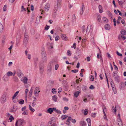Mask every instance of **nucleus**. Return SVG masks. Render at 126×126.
<instances>
[{
	"label": "nucleus",
	"instance_id": "1",
	"mask_svg": "<svg viewBox=\"0 0 126 126\" xmlns=\"http://www.w3.org/2000/svg\"><path fill=\"white\" fill-rule=\"evenodd\" d=\"M25 122L23 120L19 119L17 120L15 124V126H23Z\"/></svg>",
	"mask_w": 126,
	"mask_h": 126
},
{
	"label": "nucleus",
	"instance_id": "2",
	"mask_svg": "<svg viewBox=\"0 0 126 126\" xmlns=\"http://www.w3.org/2000/svg\"><path fill=\"white\" fill-rule=\"evenodd\" d=\"M116 72L114 71L112 73V76L116 81H119V76L117 75Z\"/></svg>",
	"mask_w": 126,
	"mask_h": 126
},
{
	"label": "nucleus",
	"instance_id": "3",
	"mask_svg": "<svg viewBox=\"0 0 126 126\" xmlns=\"http://www.w3.org/2000/svg\"><path fill=\"white\" fill-rule=\"evenodd\" d=\"M6 98L7 94L6 93H4L1 98V102L2 103H4L6 101Z\"/></svg>",
	"mask_w": 126,
	"mask_h": 126
},
{
	"label": "nucleus",
	"instance_id": "4",
	"mask_svg": "<svg viewBox=\"0 0 126 126\" xmlns=\"http://www.w3.org/2000/svg\"><path fill=\"white\" fill-rule=\"evenodd\" d=\"M40 92V90L38 88V87H36L34 92V94L35 96L36 97H38L39 96V93Z\"/></svg>",
	"mask_w": 126,
	"mask_h": 126
},
{
	"label": "nucleus",
	"instance_id": "5",
	"mask_svg": "<svg viewBox=\"0 0 126 126\" xmlns=\"http://www.w3.org/2000/svg\"><path fill=\"white\" fill-rule=\"evenodd\" d=\"M56 108H50L48 109L47 111L50 114H51L54 110H56Z\"/></svg>",
	"mask_w": 126,
	"mask_h": 126
},
{
	"label": "nucleus",
	"instance_id": "6",
	"mask_svg": "<svg viewBox=\"0 0 126 126\" xmlns=\"http://www.w3.org/2000/svg\"><path fill=\"white\" fill-rule=\"evenodd\" d=\"M28 35L27 34L25 33L24 40V42L26 44L28 42Z\"/></svg>",
	"mask_w": 126,
	"mask_h": 126
},
{
	"label": "nucleus",
	"instance_id": "7",
	"mask_svg": "<svg viewBox=\"0 0 126 126\" xmlns=\"http://www.w3.org/2000/svg\"><path fill=\"white\" fill-rule=\"evenodd\" d=\"M117 121L119 122L118 123V124L119 126H122V123L120 118H117Z\"/></svg>",
	"mask_w": 126,
	"mask_h": 126
},
{
	"label": "nucleus",
	"instance_id": "8",
	"mask_svg": "<svg viewBox=\"0 0 126 126\" xmlns=\"http://www.w3.org/2000/svg\"><path fill=\"white\" fill-rule=\"evenodd\" d=\"M61 37L63 39L65 40L66 41L67 40V38L65 35L62 34L61 35Z\"/></svg>",
	"mask_w": 126,
	"mask_h": 126
},
{
	"label": "nucleus",
	"instance_id": "9",
	"mask_svg": "<svg viewBox=\"0 0 126 126\" xmlns=\"http://www.w3.org/2000/svg\"><path fill=\"white\" fill-rule=\"evenodd\" d=\"M80 93V91H77L74 93V97H77L78 96L79 94Z\"/></svg>",
	"mask_w": 126,
	"mask_h": 126
},
{
	"label": "nucleus",
	"instance_id": "10",
	"mask_svg": "<svg viewBox=\"0 0 126 126\" xmlns=\"http://www.w3.org/2000/svg\"><path fill=\"white\" fill-rule=\"evenodd\" d=\"M105 29L107 30H108L110 29V27L108 24H107L105 25Z\"/></svg>",
	"mask_w": 126,
	"mask_h": 126
},
{
	"label": "nucleus",
	"instance_id": "11",
	"mask_svg": "<svg viewBox=\"0 0 126 126\" xmlns=\"http://www.w3.org/2000/svg\"><path fill=\"white\" fill-rule=\"evenodd\" d=\"M49 8V5L48 4H46L45 7V11H48Z\"/></svg>",
	"mask_w": 126,
	"mask_h": 126
},
{
	"label": "nucleus",
	"instance_id": "12",
	"mask_svg": "<svg viewBox=\"0 0 126 126\" xmlns=\"http://www.w3.org/2000/svg\"><path fill=\"white\" fill-rule=\"evenodd\" d=\"M80 125L81 126H85L86 125V123L83 120L80 121Z\"/></svg>",
	"mask_w": 126,
	"mask_h": 126
},
{
	"label": "nucleus",
	"instance_id": "13",
	"mask_svg": "<svg viewBox=\"0 0 126 126\" xmlns=\"http://www.w3.org/2000/svg\"><path fill=\"white\" fill-rule=\"evenodd\" d=\"M71 117H69L66 121V124L69 125L70 123V121L71 120Z\"/></svg>",
	"mask_w": 126,
	"mask_h": 126
},
{
	"label": "nucleus",
	"instance_id": "14",
	"mask_svg": "<svg viewBox=\"0 0 126 126\" xmlns=\"http://www.w3.org/2000/svg\"><path fill=\"white\" fill-rule=\"evenodd\" d=\"M86 121L88 122V126H91V120L90 118H87Z\"/></svg>",
	"mask_w": 126,
	"mask_h": 126
},
{
	"label": "nucleus",
	"instance_id": "15",
	"mask_svg": "<svg viewBox=\"0 0 126 126\" xmlns=\"http://www.w3.org/2000/svg\"><path fill=\"white\" fill-rule=\"evenodd\" d=\"M61 0H57V4L56 5H57V7H58V6H60L61 4Z\"/></svg>",
	"mask_w": 126,
	"mask_h": 126
},
{
	"label": "nucleus",
	"instance_id": "16",
	"mask_svg": "<svg viewBox=\"0 0 126 126\" xmlns=\"http://www.w3.org/2000/svg\"><path fill=\"white\" fill-rule=\"evenodd\" d=\"M121 33L122 35H126V31L124 30H121Z\"/></svg>",
	"mask_w": 126,
	"mask_h": 126
},
{
	"label": "nucleus",
	"instance_id": "17",
	"mask_svg": "<svg viewBox=\"0 0 126 126\" xmlns=\"http://www.w3.org/2000/svg\"><path fill=\"white\" fill-rule=\"evenodd\" d=\"M58 7H57V5H55L54 6V8L53 11V12L55 13H56Z\"/></svg>",
	"mask_w": 126,
	"mask_h": 126
},
{
	"label": "nucleus",
	"instance_id": "18",
	"mask_svg": "<svg viewBox=\"0 0 126 126\" xmlns=\"http://www.w3.org/2000/svg\"><path fill=\"white\" fill-rule=\"evenodd\" d=\"M32 92L33 90L32 88H31V90H30L29 92V93L28 95L30 97H31L32 94Z\"/></svg>",
	"mask_w": 126,
	"mask_h": 126
},
{
	"label": "nucleus",
	"instance_id": "19",
	"mask_svg": "<svg viewBox=\"0 0 126 126\" xmlns=\"http://www.w3.org/2000/svg\"><path fill=\"white\" fill-rule=\"evenodd\" d=\"M17 76L20 78H21L23 75V74L20 71L19 72L17 73Z\"/></svg>",
	"mask_w": 126,
	"mask_h": 126
},
{
	"label": "nucleus",
	"instance_id": "20",
	"mask_svg": "<svg viewBox=\"0 0 126 126\" xmlns=\"http://www.w3.org/2000/svg\"><path fill=\"white\" fill-rule=\"evenodd\" d=\"M7 76H11L13 75V73L11 71H9L6 74Z\"/></svg>",
	"mask_w": 126,
	"mask_h": 126
},
{
	"label": "nucleus",
	"instance_id": "21",
	"mask_svg": "<svg viewBox=\"0 0 126 126\" xmlns=\"http://www.w3.org/2000/svg\"><path fill=\"white\" fill-rule=\"evenodd\" d=\"M98 7L99 12L100 13H102L103 12V9L101 6V5H99Z\"/></svg>",
	"mask_w": 126,
	"mask_h": 126
},
{
	"label": "nucleus",
	"instance_id": "22",
	"mask_svg": "<svg viewBox=\"0 0 126 126\" xmlns=\"http://www.w3.org/2000/svg\"><path fill=\"white\" fill-rule=\"evenodd\" d=\"M112 111L113 112L114 111V113H115V114H116V107H115V108H114V107L113 106L112 107Z\"/></svg>",
	"mask_w": 126,
	"mask_h": 126
},
{
	"label": "nucleus",
	"instance_id": "23",
	"mask_svg": "<svg viewBox=\"0 0 126 126\" xmlns=\"http://www.w3.org/2000/svg\"><path fill=\"white\" fill-rule=\"evenodd\" d=\"M102 19L103 21H104L106 22H108V20L107 18L106 17H103L102 18Z\"/></svg>",
	"mask_w": 126,
	"mask_h": 126
},
{
	"label": "nucleus",
	"instance_id": "24",
	"mask_svg": "<svg viewBox=\"0 0 126 126\" xmlns=\"http://www.w3.org/2000/svg\"><path fill=\"white\" fill-rule=\"evenodd\" d=\"M27 80L28 79L27 78L25 77H24L23 79L22 80L23 81L24 83H27Z\"/></svg>",
	"mask_w": 126,
	"mask_h": 126
},
{
	"label": "nucleus",
	"instance_id": "25",
	"mask_svg": "<svg viewBox=\"0 0 126 126\" xmlns=\"http://www.w3.org/2000/svg\"><path fill=\"white\" fill-rule=\"evenodd\" d=\"M8 77H6L5 76H4L3 78V80L4 81H7L8 80Z\"/></svg>",
	"mask_w": 126,
	"mask_h": 126
},
{
	"label": "nucleus",
	"instance_id": "26",
	"mask_svg": "<svg viewBox=\"0 0 126 126\" xmlns=\"http://www.w3.org/2000/svg\"><path fill=\"white\" fill-rule=\"evenodd\" d=\"M42 57L43 59L44 60H45L46 59V54L44 53L43 54H42Z\"/></svg>",
	"mask_w": 126,
	"mask_h": 126
},
{
	"label": "nucleus",
	"instance_id": "27",
	"mask_svg": "<svg viewBox=\"0 0 126 126\" xmlns=\"http://www.w3.org/2000/svg\"><path fill=\"white\" fill-rule=\"evenodd\" d=\"M3 30V27L2 25L0 23V32H2Z\"/></svg>",
	"mask_w": 126,
	"mask_h": 126
},
{
	"label": "nucleus",
	"instance_id": "28",
	"mask_svg": "<svg viewBox=\"0 0 126 126\" xmlns=\"http://www.w3.org/2000/svg\"><path fill=\"white\" fill-rule=\"evenodd\" d=\"M33 97L34 99V101H33V103H32V105L33 106H35V105H36L35 101V99H36V98L35 97H34L33 96Z\"/></svg>",
	"mask_w": 126,
	"mask_h": 126
},
{
	"label": "nucleus",
	"instance_id": "29",
	"mask_svg": "<svg viewBox=\"0 0 126 126\" xmlns=\"http://www.w3.org/2000/svg\"><path fill=\"white\" fill-rule=\"evenodd\" d=\"M19 103L21 104H24V101L23 100H20L18 101Z\"/></svg>",
	"mask_w": 126,
	"mask_h": 126
},
{
	"label": "nucleus",
	"instance_id": "30",
	"mask_svg": "<svg viewBox=\"0 0 126 126\" xmlns=\"http://www.w3.org/2000/svg\"><path fill=\"white\" fill-rule=\"evenodd\" d=\"M19 92V91H17L15 94L13 96V99H14V98H16V96L18 94V93Z\"/></svg>",
	"mask_w": 126,
	"mask_h": 126
},
{
	"label": "nucleus",
	"instance_id": "31",
	"mask_svg": "<svg viewBox=\"0 0 126 126\" xmlns=\"http://www.w3.org/2000/svg\"><path fill=\"white\" fill-rule=\"evenodd\" d=\"M68 117V116L65 115H63L62 116V120H65Z\"/></svg>",
	"mask_w": 126,
	"mask_h": 126
},
{
	"label": "nucleus",
	"instance_id": "32",
	"mask_svg": "<svg viewBox=\"0 0 126 126\" xmlns=\"http://www.w3.org/2000/svg\"><path fill=\"white\" fill-rule=\"evenodd\" d=\"M52 99L53 100L55 101H56L57 100V97L55 95L53 96L52 97Z\"/></svg>",
	"mask_w": 126,
	"mask_h": 126
},
{
	"label": "nucleus",
	"instance_id": "33",
	"mask_svg": "<svg viewBox=\"0 0 126 126\" xmlns=\"http://www.w3.org/2000/svg\"><path fill=\"white\" fill-rule=\"evenodd\" d=\"M84 71V70L83 69H82L81 70V71L80 72V76L81 77H82L83 76V72Z\"/></svg>",
	"mask_w": 126,
	"mask_h": 126
},
{
	"label": "nucleus",
	"instance_id": "34",
	"mask_svg": "<svg viewBox=\"0 0 126 126\" xmlns=\"http://www.w3.org/2000/svg\"><path fill=\"white\" fill-rule=\"evenodd\" d=\"M22 114L24 115H27L28 112L27 110H25L22 113Z\"/></svg>",
	"mask_w": 126,
	"mask_h": 126
},
{
	"label": "nucleus",
	"instance_id": "35",
	"mask_svg": "<svg viewBox=\"0 0 126 126\" xmlns=\"http://www.w3.org/2000/svg\"><path fill=\"white\" fill-rule=\"evenodd\" d=\"M29 109L32 112H33L34 111V109L32 108L31 106V105H29Z\"/></svg>",
	"mask_w": 126,
	"mask_h": 126
},
{
	"label": "nucleus",
	"instance_id": "36",
	"mask_svg": "<svg viewBox=\"0 0 126 126\" xmlns=\"http://www.w3.org/2000/svg\"><path fill=\"white\" fill-rule=\"evenodd\" d=\"M97 19L98 22H100V21L101 18L100 16L98 15L97 16Z\"/></svg>",
	"mask_w": 126,
	"mask_h": 126
},
{
	"label": "nucleus",
	"instance_id": "37",
	"mask_svg": "<svg viewBox=\"0 0 126 126\" xmlns=\"http://www.w3.org/2000/svg\"><path fill=\"white\" fill-rule=\"evenodd\" d=\"M112 89L114 94H116L117 93V91L116 87H112Z\"/></svg>",
	"mask_w": 126,
	"mask_h": 126
},
{
	"label": "nucleus",
	"instance_id": "38",
	"mask_svg": "<svg viewBox=\"0 0 126 126\" xmlns=\"http://www.w3.org/2000/svg\"><path fill=\"white\" fill-rule=\"evenodd\" d=\"M12 99L13 102L14 103H16L18 101V100L16 99V98H14V99H13V97H12Z\"/></svg>",
	"mask_w": 126,
	"mask_h": 126
},
{
	"label": "nucleus",
	"instance_id": "39",
	"mask_svg": "<svg viewBox=\"0 0 126 126\" xmlns=\"http://www.w3.org/2000/svg\"><path fill=\"white\" fill-rule=\"evenodd\" d=\"M88 110L87 109H85L84 110L83 113L84 115H86L88 113Z\"/></svg>",
	"mask_w": 126,
	"mask_h": 126
},
{
	"label": "nucleus",
	"instance_id": "40",
	"mask_svg": "<svg viewBox=\"0 0 126 126\" xmlns=\"http://www.w3.org/2000/svg\"><path fill=\"white\" fill-rule=\"evenodd\" d=\"M7 6L6 5H5L3 8V11H5L6 10V8H7Z\"/></svg>",
	"mask_w": 126,
	"mask_h": 126
},
{
	"label": "nucleus",
	"instance_id": "41",
	"mask_svg": "<svg viewBox=\"0 0 126 126\" xmlns=\"http://www.w3.org/2000/svg\"><path fill=\"white\" fill-rule=\"evenodd\" d=\"M51 66H49L47 68L48 71L49 72H50L51 70Z\"/></svg>",
	"mask_w": 126,
	"mask_h": 126
},
{
	"label": "nucleus",
	"instance_id": "42",
	"mask_svg": "<svg viewBox=\"0 0 126 126\" xmlns=\"http://www.w3.org/2000/svg\"><path fill=\"white\" fill-rule=\"evenodd\" d=\"M102 98L103 100H105L106 98V96L105 94H104L102 95Z\"/></svg>",
	"mask_w": 126,
	"mask_h": 126
},
{
	"label": "nucleus",
	"instance_id": "43",
	"mask_svg": "<svg viewBox=\"0 0 126 126\" xmlns=\"http://www.w3.org/2000/svg\"><path fill=\"white\" fill-rule=\"evenodd\" d=\"M67 55H68L70 56L71 55V53L70 51V50H68L67 51Z\"/></svg>",
	"mask_w": 126,
	"mask_h": 126
},
{
	"label": "nucleus",
	"instance_id": "44",
	"mask_svg": "<svg viewBox=\"0 0 126 126\" xmlns=\"http://www.w3.org/2000/svg\"><path fill=\"white\" fill-rule=\"evenodd\" d=\"M29 91V90L28 89H27L25 90V93H26V97L27 96V93Z\"/></svg>",
	"mask_w": 126,
	"mask_h": 126
},
{
	"label": "nucleus",
	"instance_id": "45",
	"mask_svg": "<svg viewBox=\"0 0 126 126\" xmlns=\"http://www.w3.org/2000/svg\"><path fill=\"white\" fill-rule=\"evenodd\" d=\"M94 79V76H91L90 77V80L91 81H93Z\"/></svg>",
	"mask_w": 126,
	"mask_h": 126
},
{
	"label": "nucleus",
	"instance_id": "46",
	"mask_svg": "<svg viewBox=\"0 0 126 126\" xmlns=\"http://www.w3.org/2000/svg\"><path fill=\"white\" fill-rule=\"evenodd\" d=\"M78 70L77 69H75L74 70H71V72H74L75 73H76L78 71Z\"/></svg>",
	"mask_w": 126,
	"mask_h": 126
},
{
	"label": "nucleus",
	"instance_id": "47",
	"mask_svg": "<svg viewBox=\"0 0 126 126\" xmlns=\"http://www.w3.org/2000/svg\"><path fill=\"white\" fill-rule=\"evenodd\" d=\"M60 39V37L58 36H57L55 37V41H57L58 40Z\"/></svg>",
	"mask_w": 126,
	"mask_h": 126
},
{
	"label": "nucleus",
	"instance_id": "48",
	"mask_svg": "<svg viewBox=\"0 0 126 126\" xmlns=\"http://www.w3.org/2000/svg\"><path fill=\"white\" fill-rule=\"evenodd\" d=\"M83 8H84V7L83 6H82V9H81V12L80 13V14L81 15L83 13Z\"/></svg>",
	"mask_w": 126,
	"mask_h": 126
},
{
	"label": "nucleus",
	"instance_id": "49",
	"mask_svg": "<svg viewBox=\"0 0 126 126\" xmlns=\"http://www.w3.org/2000/svg\"><path fill=\"white\" fill-rule=\"evenodd\" d=\"M76 47V43H74L73 44V46H72V48H74V49Z\"/></svg>",
	"mask_w": 126,
	"mask_h": 126
},
{
	"label": "nucleus",
	"instance_id": "50",
	"mask_svg": "<svg viewBox=\"0 0 126 126\" xmlns=\"http://www.w3.org/2000/svg\"><path fill=\"white\" fill-rule=\"evenodd\" d=\"M59 65L58 64H56L55 65V69L56 70H57L59 67Z\"/></svg>",
	"mask_w": 126,
	"mask_h": 126
},
{
	"label": "nucleus",
	"instance_id": "51",
	"mask_svg": "<svg viewBox=\"0 0 126 126\" xmlns=\"http://www.w3.org/2000/svg\"><path fill=\"white\" fill-rule=\"evenodd\" d=\"M14 119V118L12 116H10L9 118V119L11 121H12V120H13Z\"/></svg>",
	"mask_w": 126,
	"mask_h": 126
},
{
	"label": "nucleus",
	"instance_id": "52",
	"mask_svg": "<svg viewBox=\"0 0 126 126\" xmlns=\"http://www.w3.org/2000/svg\"><path fill=\"white\" fill-rule=\"evenodd\" d=\"M117 54L120 56H122V54L120 53L118 51H117Z\"/></svg>",
	"mask_w": 126,
	"mask_h": 126
},
{
	"label": "nucleus",
	"instance_id": "53",
	"mask_svg": "<svg viewBox=\"0 0 126 126\" xmlns=\"http://www.w3.org/2000/svg\"><path fill=\"white\" fill-rule=\"evenodd\" d=\"M63 100H64V101H67L68 100V99L66 97L63 98Z\"/></svg>",
	"mask_w": 126,
	"mask_h": 126
},
{
	"label": "nucleus",
	"instance_id": "54",
	"mask_svg": "<svg viewBox=\"0 0 126 126\" xmlns=\"http://www.w3.org/2000/svg\"><path fill=\"white\" fill-rule=\"evenodd\" d=\"M49 26L46 25L45 28V29L46 30H47L49 28Z\"/></svg>",
	"mask_w": 126,
	"mask_h": 126
},
{
	"label": "nucleus",
	"instance_id": "55",
	"mask_svg": "<svg viewBox=\"0 0 126 126\" xmlns=\"http://www.w3.org/2000/svg\"><path fill=\"white\" fill-rule=\"evenodd\" d=\"M55 89H54L53 88L52 89V92L53 93H54L56 92Z\"/></svg>",
	"mask_w": 126,
	"mask_h": 126
},
{
	"label": "nucleus",
	"instance_id": "56",
	"mask_svg": "<svg viewBox=\"0 0 126 126\" xmlns=\"http://www.w3.org/2000/svg\"><path fill=\"white\" fill-rule=\"evenodd\" d=\"M87 61H90V57H87L86 58Z\"/></svg>",
	"mask_w": 126,
	"mask_h": 126
},
{
	"label": "nucleus",
	"instance_id": "57",
	"mask_svg": "<svg viewBox=\"0 0 126 126\" xmlns=\"http://www.w3.org/2000/svg\"><path fill=\"white\" fill-rule=\"evenodd\" d=\"M26 107H23L22 109V111L25 110H26Z\"/></svg>",
	"mask_w": 126,
	"mask_h": 126
},
{
	"label": "nucleus",
	"instance_id": "58",
	"mask_svg": "<svg viewBox=\"0 0 126 126\" xmlns=\"http://www.w3.org/2000/svg\"><path fill=\"white\" fill-rule=\"evenodd\" d=\"M107 56L109 58H111L110 55L108 53H107Z\"/></svg>",
	"mask_w": 126,
	"mask_h": 126
},
{
	"label": "nucleus",
	"instance_id": "59",
	"mask_svg": "<svg viewBox=\"0 0 126 126\" xmlns=\"http://www.w3.org/2000/svg\"><path fill=\"white\" fill-rule=\"evenodd\" d=\"M64 109L65 110H68L69 109V108L68 107H64Z\"/></svg>",
	"mask_w": 126,
	"mask_h": 126
},
{
	"label": "nucleus",
	"instance_id": "60",
	"mask_svg": "<svg viewBox=\"0 0 126 126\" xmlns=\"http://www.w3.org/2000/svg\"><path fill=\"white\" fill-rule=\"evenodd\" d=\"M79 63H78L77 64V68H79Z\"/></svg>",
	"mask_w": 126,
	"mask_h": 126
},
{
	"label": "nucleus",
	"instance_id": "61",
	"mask_svg": "<svg viewBox=\"0 0 126 126\" xmlns=\"http://www.w3.org/2000/svg\"><path fill=\"white\" fill-rule=\"evenodd\" d=\"M121 37L123 40H124L126 39L125 37L123 35L121 36Z\"/></svg>",
	"mask_w": 126,
	"mask_h": 126
},
{
	"label": "nucleus",
	"instance_id": "62",
	"mask_svg": "<svg viewBox=\"0 0 126 126\" xmlns=\"http://www.w3.org/2000/svg\"><path fill=\"white\" fill-rule=\"evenodd\" d=\"M72 123H74L76 122V120L75 119H72Z\"/></svg>",
	"mask_w": 126,
	"mask_h": 126
},
{
	"label": "nucleus",
	"instance_id": "63",
	"mask_svg": "<svg viewBox=\"0 0 126 126\" xmlns=\"http://www.w3.org/2000/svg\"><path fill=\"white\" fill-rule=\"evenodd\" d=\"M102 75L101 74H100L99 75V76L101 79H103V77H102Z\"/></svg>",
	"mask_w": 126,
	"mask_h": 126
},
{
	"label": "nucleus",
	"instance_id": "64",
	"mask_svg": "<svg viewBox=\"0 0 126 126\" xmlns=\"http://www.w3.org/2000/svg\"><path fill=\"white\" fill-rule=\"evenodd\" d=\"M12 64V63L11 62H10L9 63L8 65L9 66H10Z\"/></svg>",
	"mask_w": 126,
	"mask_h": 126
}]
</instances>
